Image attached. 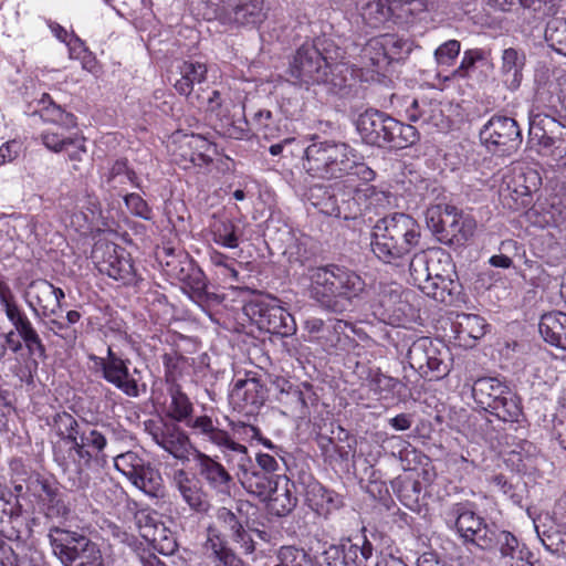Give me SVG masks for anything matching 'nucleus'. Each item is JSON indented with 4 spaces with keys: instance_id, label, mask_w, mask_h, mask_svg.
<instances>
[{
    "instance_id": "36",
    "label": "nucleus",
    "mask_w": 566,
    "mask_h": 566,
    "mask_svg": "<svg viewBox=\"0 0 566 566\" xmlns=\"http://www.w3.org/2000/svg\"><path fill=\"white\" fill-rule=\"evenodd\" d=\"M332 266L338 284V298L346 301L347 311L353 300L358 297L365 290V282L360 275L347 268L334 264Z\"/></svg>"
},
{
    "instance_id": "7",
    "label": "nucleus",
    "mask_w": 566,
    "mask_h": 566,
    "mask_svg": "<svg viewBox=\"0 0 566 566\" xmlns=\"http://www.w3.org/2000/svg\"><path fill=\"white\" fill-rule=\"evenodd\" d=\"M448 525H453L460 536L481 549H492L493 538L500 531L495 525H488L478 516L469 503H453L443 511Z\"/></svg>"
},
{
    "instance_id": "12",
    "label": "nucleus",
    "mask_w": 566,
    "mask_h": 566,
    "mask_svg": "<svg viewBox=\"0 0 566 566\" xmlns=\"http://www.w3.org/2000/svg\"><path fill=\"white\" fill-rule=\"evenodd\" d=\"M322 558V566H379L373 544L365 536L357 537L354 543L349 542L343 549L329 546Z\"/></svg>"
},
{
    "instance_id": "6",
    "label": "nucleus",
    "mask_w": 566,
    "mask_h": 566,
    "mask_svg": "<svg viewBox=\"0 0 566 566\" xmlns=\"http://www.w3.org/2000/svg\"><path fill=\"white\" fill-rule=\"evenodd\" d=\"M407 358L410 367L429 380H440L451 370L448 348L429 337L416 339L409 346Z\"/></svg>"
},
{
    "instance_id": "62",
    "label": "nucleus",
    "mask_w": 566,
    "mask_h": 566,
    "mask_svg": "<svg viewBox=\"0 0 566 566\" xmlns=\"http://www.w3.org/2000/svg\"><path fill=\"white\" fill-rule=\"evenodd\" d=\"M20 337L28 348L30 355L36 356L39 358L45 357V347L35 328L30 329Z\"/></svg>"
},
{
    "instance_id": "23",
    "label": "nucleus",
    "mask_w": 566,
    "mask_h": 566,
    "mask_svg": "<svg viewBox=\"0 0 566 566\" xmlns=\"http://www.w3.org/2000/svg\"><path fill=\"white\" fill-rule=\"evenodd\" d=\"M454 271L449 256L444 258L442 270H437L418 289L427 296L441 302L452 303L454 295L459 293V283L453 279Z\"/></svg>"
},
{
    "instance_id": "1",
    "label": "nucleus",
    "mask_w": 566,
    "mask_h": 566,
    "mask_svg": "<svg viewBox=\"0 0 566 566\" xmlns=\"http://www.w3.org/2000/svg\"><path fill=\"white\" fill-rule=\"evenodd\" d=\"M302 168L311 177L324 180L343 179L338 195L343 218L356 219L388 203L387 195L369 185L375 171L361 160L349 144L335 140H314L305 149Z\"/></svg>"
},
{
    "instance_id": "2",
    "label": "nucleus",
    "mask_w": 566,
    "mask_h": 566,
    "mask_svg": "<svg viewBox=\"0 0 566 566\" xmlns=\"http://www.w3.org/2000/svg\"><path fill=\"white\" fill-rule=\"evenodd\" d=\"M420 240V227L406 213L386 216L374 224L371 250L385 263L397 264L415 249Z\"/></svg>"
},
{
    "instance_id": "8",
    "label": "nucleus",
    "mask_w": 566,
    "mask_h": 566,
    "mask_svg": "<svg viewBox=\"0 0 566 566\" xmlns=\"http://www.w3.org/2000/svg\"><path fill=\"white\" fill-rule=\"evenodd\" d=\"M481 143L500 156L515 153L522 144V133L512 117L492 116L480 130Z\"/></svg>"
},
{
    "instance_id": "41",
    "label": "nucleus",
    "mask_w": 566,
    "mask_h": 566,
    "mask_svg": "<svg viewBox=\"0 0 566 566\" xmlns=\"http://www.w3.org/2000/svg\"><path fill=\"white\" fill-rule=\"evenodd\" d=\"M396 8L395 0H358L357 9L361 17L371 25L376 27L385 22Z\"/></svg>"
},
{
    "instance_id": "40",
    "label": "nucleus",
    "mask_w": 566,
    "mask_h": 566,
    "mask_svg": "<svg viewBox=\"0 0 566 566\" xmlns=\"http://www.w3.org/2000/svg\"><path fill=\"white\" fill-rule=\"evenodd\" d=\"M40 102L43 104L41 117L44 122H49L52 126H59L66 130L76 127V117L55 104L49 94H43Z\"/></svg>"
},
{
    "instance_id": "17",
    "label": "nucleus",
    "mask_w": 566,
    "mask_h": 566,
    "mask_svg": "<svg viewBox=\"0 0 566 566\" xmlns=\"http://www.w3.org/2000/svg\"><path fill=\"white\" fill-rule=\"evenodd\" d=\"M64 296L63 290L42 279L32 281L25 292L27 303L36 317L55 315Z\"/></svg>"
},
{
    "instance_id": "11",
    "label": "nucleus",
    "mask_w": 566,
    "mask_h": 566,
    "mask_svg": "<svg viewBox=\"0 0 566 566\" xmlns=\"http://www.w3.org/2000/svg\"><path fill=\"white\" fill-rule=\"evenodd\" d=\"M146 430L156 444L182 462L189 461L191 451L196 449L188 434L174 421H149Z\"/></svg>"
},
{
    "instance_id": "56",
    "label": "nucleus",
    "mask_w": 566,
    "mask_h": 566,
    "mask_svg": "<svg viewBox=\"0 0 566 566\" xmlns=\"http://www.w3.org/2000/svg\"><path fill=\"white\" fill-rule=\"evenodd\" d=\"M461 51L458 40H448L441 43L433 52V57L439 66H451Z\"/></svg>"
},
{
    "instance_id": "13",
    "label": "nucleus",
    "mask_w": 566,
    "mask_h": 566,
    "mask_svg": "<svg viewBox=\"0 0 566 566\" xmlns=\"http://www.w3.org/2000/svg\"><path fill=\"white\" fill-rule=\"evenodd\" d=\"M233 461L238 467V479L249 493L258 496L260 500L265 501L277 480V475H270L256 469L251 458L248 454L245 446L241 451H238L233 457Z\"/></svg>"
},
{
    "instance_id": "24",
    "label": "nucleus",
    "mask_w": 566,
    "mask_h": 566,
    "mask_svg": "<svg viewBox=\"0 0 566 566\" xmlns=\"http://www.w3.org/2000/svg\"><path fill=\"white\" fill-rule=\"evenodd\" d=\"M389 120H391L390 115L375 108H369L357 117L356 129L365 144L387 147L386 136Z\"/></svg>"
},
{
    "instance_id": "63",
    "label": "nucleus",
    "mask_w": 566,
    "mask_h": 566,
    "mask_svg": "<svg viewBox=\"0 0 566 566\" xmlns=\"http://www.w3.org/2000/svg\"><path fill=\"white\" fill-rule=\"evenodd\" d=\"M31 485L34 490L35 495L40 499L42 503L59 490V486L54 481L42 478L40 475H38L31 482Z\"/></svg>"
},
{
    "instance_id": "48",
    "label": "nucleus",
    "mask_w": 566,
    "mask_h": 566,
    "mask_svg": "<svg viewBox=\"0 0 566 566\" xmlns=\"http://www.w3.org/2000/svg\"><path fill=\"white\" fill-rule=\"evenodd\" d=\"M170 405L168 416L177 422H186L191 419L193 407L188 396L182 392L179 386H172L169 390Z\"/></svg>"
},
{
    "instance_id": "50",
    "label": "nucleus",
    "mask_w": 566,
    "mask_h": 566,
    "mask_svg": "<svg viewBox=\"0 0 566 566\" xmlns=\"http://www.w3.org/2000/svg\"><path fill=\"white\" fill-rule=\"evenodd\" d=\"M545 40L548 45L562 54L566 50V18L555 17L545 28Z\"/></svg>"
},
{
    "instance_id": "20",
    "label": "nucleus",
    "mask_w": 566,
    "mask_h": 566,
    "mask_svg": "<svg viewBox=\"0 0 566 566\" xmlns=\"http://www.w3.org/2000/svg\"><path fill=\"white\" fill-rule=\"evenodd\" d=\"M193 461L198 474L211 490L230 494L233 478L222 463L198 449H193Z\"/></svg>"
},
{
    "instance_id": "52",
    "label": "nucleus",
    "mask_w": 566,
    "mask_h": 566,
    "mask_svg": "<svg viewBox=\"0 0 566 566\" xmlns=\"http://www.w3.org/2000/svg\"><path fill=\"white\" fill-rule=\"evenodd\" d=\"M237 226L231 220H219L212 227L213 241L228 249H235L239 245Z\"/></svg>"
},
{
    "instance_id": "26",
    "label": "nucleus",
    "mask_w": 566,
    "mask_h": 566,
    "mask_svg": "<svg viewBox=\"0 0 566 566\" xmlns=\"http://www.w3.org/2000/svg\"><path fill=\"white\" fill-rule=\"evenodd\" d=\"M461 211L449 205H437L427 209L426 222L428 228L440 239L454 241Z\"/></svg>"
},
{
    "instance_id": "58",
    "label": "nucleus",
    "mask_w": 566,
    "mask_h": 566,
    "mask_svg": "<svg viewBox=\"0 0 566 566\" xmlns=\"http://www.w3.org/2000/svg\"><path fill=\"white\" fill-rule=\"evenodd\" d=\"M145 464L144 460L135 452L128 451L114 458L115 468L130 479Z\"/></svg>"
},
{
    "instance_id": "42",
    "label": "nucleus",
    "mask_w": 566,
    "mask_h": 566,
    "mask_svg": "<svg viewBox=\"0 0 566 566\" xmlns=\"http://www.w3.org/2000/svg\"><path fill=\"white\" fill-rule=\"evenodd\" d=\"M523 66L524 55L512 48L503 51L501 70L504 82L510 90H516L520 86Z\"/></svg>"
},
{
    "instance_id": "54",
    "label": "nucleus",
    "mask_w": 566,
    "mask_h": 566,
    "mask_svg": "<svg viewBox=\"0 0 566 566\" xmlns=\"http://www.w3.org/2000/svg\"><path fill=\"white\" fill-rule=\"evenodd\" d=\"M78 443L83 444V448L87 449L88 451L92 449L96 452V454H98L105 449L107 444V434L97 428L85 424L83 426V432Z\"/></svg>"
},
{
    "instance_id": "37",
    "label": "nucleus",
    "mask_w": 566,
    "mask_h": 566,
    "mask_svg": "<svg viewBox=\"0 0 566 566\" xmlns=\"http://www.w3.org/2000/svg\"><path fill=\"white\" fill-rule=\"evenodd\" d=\"M142 536L163 555H171L177 548L174 534L164 524H146L142 527Z\"/></svg>"
},
{
    "instance_id": "15",
    "label": "nucleus",
    "mask_w": 566,
    "mask_h": 566,
    "mask_svg": "<svg viewBox=\"0 0 566 566\" xmlns=\"http://www.w3.org/2000/svg\"><path fill=\"white\" fill-rule=\"evenodd\" d=\"M259 324L271 334L287 337L296 332V323L291 313L279 304L274 297L255 302Z\"/></svg>"
},
{
    "instance_id": "38",
    "label": "nucleus",
    "mask_w": 566,
    "mask_h": 566,
    "mask_svg": "<svg viewBox=\"0 0 566 566\" xmlns=\"http://www.w3.org/2000/svg\"><path fill=\"white\" fill-rule=\"evenodd\" d=\"M388 123L389 127L386 136L388 147L402 149L419 140V133L415 126L403 124L394 117Z\"/></svg>"
},
{
    "instance_id": "51",
    "label": "nucleus",
    "mask_w": 566,
    "mask_h": 566,
    "mask_svg": "<svg viewBox=\"0 0 566 566\" xmlns=\"http://www.w3.org/2000/svg\"><path fill=\"white\" fill-rule=\"evenodd\" d=\"M129 480L136 488L149 495H156L160 489L161 478L150 465L144 464Z\"/></svg>"
},
{
    "instance_id": "10",
    "label": "nucleus",
    "mask_w": 566,
    "mask_h": 566,
    "mask_svg": "<svg viewBox=\"0 0 566 566\" xmlns=\"http://www.w3.org/2000/svg\"><path fill=\"white\" fill-rule=\"evenodd\" d=\"M92 259L99 273L120 281L123 284H133L136 281V272L132 259L123 248L115 243H95Z\"/></svg>"
},
{
    "instance_id": "32",
    "label": "nucleus",
    "mask_w": 566,
    "mask_h": 566,
    "mask_svg": "<svg viewBox=\"0 0 566 566\" xmlns=\"http://www.w3.org/2000/svg\"><path fill=\"white\" fill-rule=\"evenodd\" d=\"M340 187H343V179L335 182L331 189L323 186H314L310 189L307 199L319 212L326 216L343 218L342 201L338 195Z\"/></svg>"
},
{
    "instance_id": "22",
    "label": "nucleus",
    "mask_w": 566,
    "mask_h": 566,
    "mask_svg": "<svg viewBox=\"0 0 566 566\" xmlns=\"http://www.w3.org/2000/svg\"><path fill=\"white\" fill-rule=\"evenodd\" d=\"M231 399L238 408L253 412L265 402L266 388L254 373L249 371L234 381Z\"/></svg>"
},
{
    "instance_id": "35",
    "label": "nucleus",
    "mask_w": 566,
    "mask_h": 566,
    "mask_svg": "<svg viewBox=\"0 0 566 566\" xmlns=\"http://www.w3.org/2000/svg\"><path fill=\"white\" fill-rule=\"evenodd\" d=\"M444 260L437 252L420 251L413 254L409 263L410 280L417 287L421 286L437 270H442Z\"/></svg>"
},
{
    "instance_id": "53",
    "label": "nucleus",
    "mask_w": 566,
    "mask_h": 566,
    "mask_svg": "<svg viewBox=\"0 0 566 566\" xmlns=\"http://www.w3.org/2000/svg\"><path fill=\"white\" fill-rule=\"evenodd\" d=\"M279 563L274 566H316L311 556L301 548L283 546L277 553Z\"/></svg>"
},
{
    "instance_id": "45",
    "label": "nucleus",
    "mask_w": 566,
    "mask_h": 566,
    "mask_svg": "<svg viewBox=\"0 0 566 566\" xmlns=\"http://www.w3.org/2000/svg\"><path fill=\"white\" fill-rule=\"evenodd\" d=\"M353 74L349 67L344 63H337L326 70V81L322 82L327 88L338 95H345L348 93V88L352 86Z\"/></svg>"
},
{
    "instance_id": "14",
    "label": "nucleus",
    "mask_w": 566,
    "mask_h": 566,
    "mask_svg": "<svg viewBox=\"0 0 566 566\" xmlns=\"http://www.w3.org/2000/svg\"><path fill=\"white\" fill-rule=\"evenodd\" d=\"M310 280L311 297L318 302L321 306L335 313L346 311V301H340L337 295L338 284L332 264L312 269Z\"/></svg>"
},
{
    "instance_id": "46",
    "label": "nucleus",
    "mask_w": 566,
    "mask_h": 566,
    "mask_svg": "<svg viewBox=\"0 0 566 566\" xmlns=\"http://www.w3.org/2000/svg\"><path fill=\"white\" fill-rule=\"evenodd\" d=\"M251 124L261 134L262 138L269 142H275L289 136L286 130L279 123L274 122L272 113L268 109L258 111L253 115Z\"/></svg>"
},
{
    "instance_id": "29",
    "label": "nucleus",
    "mask_w": 566,
    "mask_h": 566,
    "mask_svg": "<svg viewBox=\"0 0 566 566\" xmlns=\"http://www.w3.org/2000/svg\"><path fill=\"white\" fill-rule=\"evenodd\" d=\"M408 303L401 300L399 287L382 285L371 303L374 314L382 321H399L406 314Z\"/></svg>"
},
{
    "instance_id": "60",
    "label": "nucleus",
    "mask_w": 566,
    "mask_h": 566,
    "mask_svg": "<svg viewBox=\"0 0 566 566\" xmlns=\"http://www.w3.org/2000/svg\"><path fill=\"white\" fill-rule=\"evenodd\" d=\"M217 517H218L219 522L222 523V525L228 531H230L232 539L233 538L242 539V536H243L242 534H243V531H245V530L243 527L242 521L238 517V515L234 512L230 511L227 507H221L218 511Z\"/></svg>"
},
{
    "instance_id": "9",
    "label": "nucleus",
    "mask_w": 566,
    "mask_h": 566,
    "mask_svg": "<svg viewBox=\"0 0 566 566\" xmlns=\"http://www.w3.org/2000/svg\"><path fill=\"white\" fill-rule=\"evenodd\" d=\"M329 62L321 51L311 43L301 45L293 55L289 75L298 85H315L326 81Z\"/></svg>"
},
{
    "instance_id": "64",
    "label": "nucleus",
    "mask_w": 566,
    "mask_h": 566,
    "mask_svg": "<svg viewBox=\"0 0 566 566\" xmlns=\"http://www.w3.org/2000/svg\"><path fill=\"white\" fill-rule=\"evenodd\" d=\"M475 228H476L475 220L471 216L464 214L461 211L458 229L455 230L454 240L457 242H459L461 240H468L469 238H471L473 235Z\"/></svg>"
},
{
    "instance_id": "61",
    "label": "nucleus",
    "mask_w": 566,
    "mask_h": 566,
    "mask_svg": "<svg viewBox=\"0 0 566 566\" xmlns=\"http://www.w3.org/2000/svg\"><path fill=\"white\" fill-rule=\"evenodd\" d=\"M127 209L136 217L150 220L153 211L148 203L137 193L126 195L124 198Z\"/></svg>"
},
{
    "instance_id": "34",
    "label": "nucleus",
    "mask_w": 566,
    "mask_h": 566,
    "mask_svg": "<svg viewBox=\"0 0 566 566\" xmlns=\"http://www.w3.org/2000/svg\"><path fill=\"white\" fill-rule=\"evenodd\" d=\"M207 72V66L203 63L184 61L178 66L179 77L174 83L175 90L180 95L190 97L195 93V87L206 82Z\"/></svg>"
},
{
    "instance_id": "4",
    "label": "nucleus",
    "mask_w": 566,
    "mask_h": 566,
    "mask_svg": "<svg viewBox=\"0 0 566 566\" xmlns=\"http://www.w3.org/2000/svg\"><path fill=\"white\" fill-rule=\"evenodd\" d=\"M474 401L484 410L506 422H517L522 416L518 397L495 377H481L472 386Z\"/></svg>"
},
{
    "instance_id": "18",
    "label": "nucleus",
    "mask_w": 566,
    "mask_h": 566,
    "mask_svg": "<svg viewBox=\"0 0 566 566\" xmlns=\"http://www.w3.org/2000/svg\"><path fill=\"white\" fill-rule=\"evenodd\" d=\"M492 542L502 566H542L533 552L509 531L500 530Z\"/></svg>"
},
{
    "instance_id": "39",
    "label": "nucleus",
    "mask_w": 566,
    "mask_h": 566,
    "mask_svg": "<svg viewBox=\"0 0 566 566\" xmlns=\"http://www.w3.org/2000/svg\"><path fill=\"white\" fill-rule=\"evenodd\" d=\"M205 548L216 566H244L243 560L219 536L209 537Z\"/></svg>"
},
{
    "instance_id": "31",
    "label": "nucleus",
    "mask_w": 566,
    "mask_h": 566,
    "mask_svg": "<svg viewBox=\"0 0 566 566\" xmlns=\"http://www.w3.org/2000/svg\"><path fill=\"white\" fill-rule=\"evenodd\" d=\"M265 501H268L271 513L276 516L289 515L297 503V497L294 495V484L286 475H277L271 494Z\"/></svg>"
},
{
    "instance_id": "16",
    "label": "nucleus",
    "mask_w": 566,
    "mask_h": 566,
    "mask_svg": "<svg viewBox=\"0 0 566 566\" xmlns=\"http://www.w3.org/2000/svg\"><path fill=\"white\" fill-rule=\"evenodd\" d=\"M528 136L534 145L544 149L555 147L566 154V126L547 114L531 116Z\"/></svg>"
},
{
    "instance_id": "55",
    "label": "nucleus",
    "mask_w": 566,
    "mask_h": 566,
    "mask_svg": "<svg viewBox=\"0 0 566 566\" xmlns=\"http://www.w3.org/2000/svg\"><path fill=\"white\" fill-rule=\"evenodd\" d=\"M137 179L136 174L128 169L125 160H116L107 174V182L114 184V187L117 185H126L127 182L138 187Z\"/></svg>"
},
{
    "instance_id": "21",
    "label": "nucleus",
    "mask_w": 566,
    "mask_h": 566,
    "mask_svg": "<svg viewBox=\"0 0 566 566\" xmlns=\"http://www.w3.org/2000/svg\"><path fill=\"white\" fill-rule=\"evenodd\" d=\"M170 483L191 511L203 514L210 510L208 494L192 474L184 469H177L171 473Z\"/></svg>"
},
{
    "instance_id": "5",
    "label": "nucleus",
    "mask_w": 566,
    "mask_h": 566,
    "mask_svg": "<svg viewBox=\"0 0 566 566\" xmlns=\"http://www.w3.org/2000/svg\"><path fill=\"white\" fill-rule=\"evenodd\" d=\"M88 359L93 363V370L96 374L126 396L136 398L140 391L146 390L145 384H139L140 371L137 368L130 371V360L124 359L111 346L107 347L105 357L91 354Z\"/></svg>"
},
{
    "instance_id": "47",
    "label": "nucleus",
    "mask_w": 566,
    "mask_h": 566,
    "mask_svg": "<svg viewBox=\"0 0 566 566\" xmlns=\"http://www.w3.org/2000/svg\"><path fill=\"white\" fill-rule=\"evenodd\" d=\"M172 273L178 280L184 282L196 296L201 297L207 289L206 276L203 272L191 262H186V268L181 266L179 271L174 268Z\"/></svg>"
},
{
    "instance_id": "30",
    "label": "nucleus",
    "mask_w": 566,
    "mask_h": 566,
    "mask_svg": "<svg viewBox=\"0 0 566 566\" xmlns=\"http://www.w3.org/2000/svg\"><path fill=\"white\" fill-rule=\"evenodd\" d=\"M535 531L546 551L558 556H566V532L548 515L534 521Z\"/></svg>"
},
{
    "instance_id": "28",
    "label": "nucleus",
    "mask_w": 566,
    "mask_h": 566,
    "mask_svg": "<svg viewBox=\"0 0 566 566\" xmlns=\"http://www.w3.org/2000/svg\"><path fill=\"white\" fill-rule=\"evenodd\" d=\"M54 461L65 473L80 475L85 467L90 465L93 453L76 443H56L54 446Z\"/></svg>"
},
{
    "instance_id": "49",
    "label": "nucleus",
    "mask_w": 566,
    "mask_h": 566,
    "mask_svg": "<svg viewBox=\"0 0 566 566\" xmlns=\"http://www.w3.org/2000/svg\"><path fill=\"white\" fill-rule=\"evenodd\" d=\"M517 4H520L525 17L542 20L557 13L559 0H518Z\"/></svg>"
},
{
    "instance_id": "25",
    "label": "nucleus",
    "mask_w": 566,
    "mask_h": 566,
    "mask_svg": "<svg viewBox=\"0 0 566 566\" xmlns=\"http://www.w3.org/2000/svg\"><path fill=\"white\" fill-rule=\"evenodd\" d=\"M405 116L409 122L418 123L420 127L429 130L444 128V116L440 103L427 97L412 99L405 108Z\"/></svg>"
},
{
    "instance_id": "33",
    "label": "nucleus",
    "mask_w": 566,
    "mask_h": 566,
    "mask_svg": "<svg viewBox=\"0 0 566 566\" xmlns=\"http://www.w3.org/2000/svg\"><path fill=\"white\" fill-rule=\"evenodd\" d=\"M538 331L546 343L566 350V313L553 311L543 314Z\"/></svg>"
},
{
    "instance_id": "43",
    "label": "nucleus",
    "mask_w": 566,
    "mask_h": 566,
    "mask_svg": "<svg viewBox=\"0 0 566 566\" xmlns=\"http://www.w3.org/2000/svg\"><path fill=\"white\" fill-rule=\"evenodd\" d=\"M488 324L476 314L461 313L457 315L454 328L461 340H478L485 335Z\"/></svg>"
},
{
    "instance_id": "59",
    "label": "nucleus",
    "mask_w": 566,
    "mask_h": 566,
    "mask_svg": "<svg viewBox=\"0 0 566 566\" xmlns=\"http://www.w3.org/2000/svg\"><path fill=\"white\" fill-rule=\"evenodd\" d=\"M3 311L8 321L12 324L19 336H22L30 329L34 328L31 321L17 302L3 308Z\"/></svg>"
},
{
    "instance_id": "19",
    "label": "nucleus",
    "mask_w": 566,
    "mask_h": 566,
    "mask_svg": "<svg viewBox=\"0 0 566 566\" xmlns=\"http://www.w3.org/2000/svg\"><path fill=\"white\" fill-rule=\"evenodd\" d=\"M187 426L193 434L202 437L205 441L218 447L228 462H232V457L242 450L243 444L235 442L226 430L216 426L212 418L207 415L189 419Z\"/></svg>"
},
{
    "instance_id": "44",
    "label": "nucleus",
    "mask_w": 566,
    "mask_h": 566,
    "mask_svg": "<svg viewBox=\"0 0 566 566\" xmlns=\"http://www.w3.org/2000/svg\"><path fill=\"white\" fill-rule=\"evenodd\" d=\"M52 427L56 436L60 437L57 443H76L83 432V427L80 426L77 420L65 411L54 416Z\"/></svg>"
},
{
    "instance_id": "57",
    "label": "nucleus",
    "mask_w": 566,
    "mask_h": 566,
    "mask_svg": "<svg viewBox=\"0 0 566 566\" xmlns=\"http://www.w3.org/2000/svg\"><path fill=\"white\" fill-rule=\"evenodd\" d=\"M488 64L485 52L481 49H470L464 51L460 65L453 71L454 77L464 78L469 75L476 63Z\"/></svg>"
},
{
    "instance_id": "3",
    "label": "nucleus",
    "mask_w": 566,
    "mask_h": 566,
    "mask_svg": "<svg viewBox=\"0 0 566 566\" xmlns=\"http://www.w3.org/2000/svg\"><path fill=\"white\" fill-rule=\"evenodd\" d=\"M48 537L54 556L64 566H105L98 545L86 536L51 527Z\"/></svg>"
},
{
    "instance_id": "27",
    "label": "nucleus",
    "mask_w": 566,
    "mask_h": 566,
    "mask_svg": "<svg viewBox=\"0 0 566 566\" xmlns=\"http://www.w3.org/2000/svg\"><path fill=\"white\" fill-rule=\"evenodd\" d=\"M41 139L48 149L55 153L69 150L70 147H73L74 151L70 154L72 160H80L81 154L85 153V139L74 129L66 130L59 126H50L42 132Z\"/></svg>"
}]
</instances>
